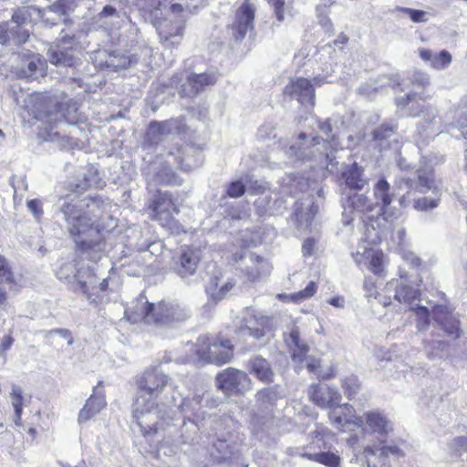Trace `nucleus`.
<instances>
[{
	"label": "nucleus",
	"instance_id": "obj_23",
	"mask_svg": "<svg viewBox=\"0 0 467 467\" xmlns=\"http://www.w3.org/2000/svg\"><path fill=\"white\" fill-rule=\"evenodd\" d=\"M361 417L363 419V424L366 423L368 430L373 433L383 436L387 435L392 430L389 420L379 411H368Z\"/></svg>",
	"mask_w": 467,
	"mask_h": 467
},
{
	"label": "nucleus",
	"instance_id": "obj_46",
	"mask_svg": "<svg viewBox=\"0 0 467 467\" xmlns=\"http://www.w3.org/2000/svg\"><path fill=\"white\" fill-rule=\"evenodd\" d=\"M417 180H418V184L420 187L419 191L420 192H425L431 189L433 180L428 174H426V173L419 174Z\"/></svg>",
	"mask_w": 467,
	"mask_h": 467
},
{
	"label": "nucleus",
	"instance_id": "obj_15",
	"mask_svg": "<svg viewBox=\"0 0 467 467\" xmlns=\"http://www.w3.org/2000/svg\"><path fill=\"white\" fill-rule=\"evenodd\" d=\"M310 400L321 409L332 408L341 401V395L336 389L328 386L312 384L309 388Z\"/></svg>",
	"mask_w": 467,
	"mask_h": 467
},
{
	"label": "nucleus",
	"instance_id": "obj_30",
	"mask_svg": "<svg viewBox=\"0 0 467 467\" xmlns=\"http://www.w3.org/2000/svg\"><path fill=\"white\" fill-rule=\"evenodd\" d=\"M265 263L264 259L258 255L254 256V265L243 270L245 280L249 283H254L261 279L265 274Z\"/></svg>",
	"mask_w": 467,
	"mask_h": 467
},
{
	"label": "nucleus",
	"instance_id": "obj_27",
	"mask_svg": "<svg viewBox=\"0 0 467 467\" xmlns=\"http://www.w3.org/2000/svg\"><path fill=\"white\" fill-rule=\"evenodd\" d=\"M277 387H267L259 389L255 394L256 403L263 408L273 409L280 399Z\"/></svg>",
	"mask_w": 467,
	"mask_h": 467
},
{
	"label": "nucleus",
	"instance_id": "obj_57",
	"mask_svg": "<svg viewBox=\"0 0 467 467\" xmlns=\"http://www.w3.org/2000/svg\"><path fill=\"white\" fill-rule=\"evenodd\" d=\"M336 374H337V371H336V368L335 367L331 366L327 371H326L325 373H322L320 375H318V379H324V380H327V379H331L333 378L336 377Z\"/></svg>",
	"mask_w": 467,
	"mask_h": 467
},
{
	"label": "nucleus",
	"instance_id": "obj_11",
	"mask_svg": "<svg viewBox=\"0 0 467 467\" xmlns=\"http://www.w3.org/2000/svg\"><path fill=\"white\" fill-rule=\"evenodd\" d=\"M76 47L77 43L74 36L61 37L57 45L48 51L50 62L56 66L73 67L76 61Z\"/></svg>",
	"mask_w": 467,
	"mask_h": 467
},
{
	"label": "nucleus",
	"instance_id": "obj_58",
	"mask_svg": "<svg viewBox=\"0 0 467 467\" xmlns=\"http://www.w3.org/2000/svg\"><path fill=\"white\" fill-rule=\"evenodd\" d=\"M82 183H77L74 185L73 191L76 192H81L86 191L88 187V180L85 177Z\"/></svg>",
	"mask_w": 467,
	"mask_h": 467
},
{
	"label": "nucleus",
	"instance_id": "obj_55",
	"mask_svg": "<svg viewBox=\"0 0 467 467\" xmlns=\"http://www.w3.org/2000/svg\"><path fill=\"white\" fill-rule=\"evenodd\" d=\"M77 285L78 287V290L84 294L88 299H91V295L89 293V286L87 282L78 280L77 282Z\"/></svg>",
	"mask_w": 467,
	"mask_h": 467
},
{
	"label": "nucleus",
	"instance_id": "obj_35",
	"mask_svg": "<svg viewBox=\"0 0 467 467\" xmlns=\"http://www.w3.org/2000/svg\"><path fill=\"white\" fill-rule=\"evenodd\" d=\"M77 0H56L49 9L59 16L67 15L69 11H73L77 7Z\"/></svg>",
	"mask_w": 467,
	"mask_h": 467
},
{
	"label": "nucleus",
	"instance_id": "obj_53",
	"mask_svg": "<svg viewBox=\"0 0 467 467\" xmlns=\"http://www.w3.org/2000/svg\"><path fill=\"white\" fill-rule=\"evenodd\" d=\"M307 370L311 373H317L321 368V361L317 358H310L306 364Z\"/></svg>",
	"mask_w": 467,
	"mask_h": 467
},
{
	"label": "nucleus",
	"instance_id": "obj_32",
	"mask_svg": "<svg viewBox=\"0 0 467 467\" xmlns=\"http://www.w3.org/2000/svg\"><path fill=\"white\" fill-rule=\"evenodd\" d=\"M341 387L345 396L348 400H352L358 390L360 389L361 384L358 378L355 375L345 377L341 381Z\"/></svg>",
	"mask_w": 467,
	"mask_h": 467
},
{
	"label": "nucleus",
	"instance_id": "obj_20",
	"mask_svg": "<svg viewBox=\"0 0 467 467\" xmlns=\"http://www.w3.org/2000/svg\"><path fill=\"white\" fill-rule=\"evenodd\" d=\"M101 385L102 381H99L97 387L93 389V394L90 395L83 408L79 410L78 417L79 423L87 422L105 408L107 402L104 392L96 394L98 387Z\"/></svg>",
	"mask_w": 467,
	"mask_h": 467
},
{
	"label": "nucleus",
	"instance_id": "obj_47",
	"mask_svg": "<svg viewBox=\"0 0 467 467\" xmlns=\"http://www.w3.org/2000/svg\"><path fill=\"white\" fill-rule=\"evenodd\" d=\"M58 335L61 337L65 338L67 342V345H72L74 342V337L70 330L66 328H56L51 329L47 332V336Z\"/></svg>",
	"mask_w": 467,
	"mask_h": 467
},
{
	"label": "nucleus",
	"instance_id": "obj_9",
	"mask_svg": "<svg viewBox=\"0 0 467 467\" xmlns=\"http://www.w3.org/2000/svg\"><path fill=\"white\" fill-rule=\"evenodd\" d=\"M312 81L306 78H296L284 88V95L295 97L301 106L313 109L316 104L315 86H320L319 78H315Z\"/></svg>",
	"mask_w": 467,
	"mask_h": 467
},
{
	"label": "nucleus",
	"instance_id": "obj_5",
	"mask_svg": "<svg viewBox=\"0 0 467 467\" xmlns=\"http://www.w3.org/2000/svg\"><path fill=\"white\" fill-rule=\"evenodd\" d=\"M125 316L132 323L165 325L181 319L182 310L178 305L161 300L157 304L139 301L125 310Z\"/></svg>",
	"mask_w": 467,
	"mask_h": 467
},
{
	"label": "nucleus",
	"instance_id": "obj_44",
	"mask_svg": "<svg viewBox=\"0 0 467 467\" xmlns=\"http://www.w3.org/2000/svg\"><path fill=\"white\" fill-rule=\"evenodd\" d=\"M235 286V281L234 279L228 280L224 284H223L216 292L215 296L213 298L214 301H220L223 299Z\"/></svg>",
	"mask_w": 467,
	"mask_h": 467
},
{
	"label": "nucleus",
	"instance_id": "obj_33",
	"mask_svg": "<svg viewBox=\"0 0 467 467\" xmlns=\"http://www.w3.org/2000/svg\"><path fill=\"white\" fill-rule=\"evenodd\" d=\"M0 280L8 285H16V277L7 259L0 254Z\"/></svg>",
	"mask_w": 467,
	"mask_h": 467
},
{
	"label": "nucleus",
	"instance_id": "obj_21",
	"mask_svg": "<svg viewBox=\"0 0 467 467\" xmlns=\"http://www.w3.org/2000/svg\"><path fill=\"white\" fill-rule=\"evenodd\" d=\"M341 178L346 186L352 191H362L368 185V180L364 175V168L356 161L343 170Z\"/></svg>",
	"mask_w": 467,
	"mask_h": 467
},
{
	"label": "nucleus",
	"instance_id": "obj_14",
	"mask_svg": "<svg viewBox=\"0 0 467 467\" xmlns=\"http://www.w3.org/2000/svg\"><path fill=\"white\" fill-rule=\"evenodd\" d=\"M331 410L328 414L330 421L335 424L341 431H345L346 428L349 425H354L358 428L363 426V419L360 416L354 414V409L349 404L336 405L330 408Z\"/></svg>",
	"mask_w": 467,
	"mask_h": 467
},
{
	"label": "nucleus",
	"instance_id": "obj_2",
	"mask_svg": "<svg viewBox=\"0 0 467 467\" xmlns=\"http://www.w3.org/2000/svg\"><path fill=\"white\" fill-rule=\"evenodd\" d=\"M61 210L76 248L81 253L101 252L105 240L99 226L86 213L73 216L76 210L73 203H64Z\"/></svg>",
	"mask_w": 467,
	"mask_h": 467
},
{
	"label": "nucleus",
	"instance_id": "obj_24",
	"mask_svg": "<svg viewBox=\"0 0 467 467\" xmlns=\"http://www.w3.org/2000/svg\"><path fill=\"white\" fill-rule=\"evenodd\" d=\"M418 53L423 61L429 62L431 67L438 70L449 67L452 60L451 53L445 49L433 54L431 50L421 47L419 48Z\"/></svg>",
	"mask_w": 467,
	"mask_h": 467
},
{
	"label": "nucleus",
	"instance_id": "obj_10",
	"mask_svg": "<svg viewBox=\"0 0 467 467\" xmlns=\"http://www.w3.org/2000/svg\"><path fill=\"white\" fill-rule=\"evenodd\" d=\"M255 6L250 0H244L234 13V22L230 26L233 37L236 41L243 40L248 31L254 29Z\"/></svg>",
	"mask_w": 467,
	"mask_h": 467
},
{
	"label": "nucleus",
	"instance_id": "obj_6",
	"mask_svg": "<svg viewBox=\"0 0 467 467\" xmlns=\"http://www.w3.org/2000/svg\"><path fill=\"white\" fill-rule=\"evenodd\" d=\"M195 354L202 361L223 366L234 358V346L232 340L224 337L221 333L203 335L197 339Z\"/></svg>",
	"mask_w": 467,
	"mask_h": 467
},
{
	"label": "nucleus",
	"instance_id": "obj_42",
	"mask_svg": "<svg viewBox=\"0 0 467 467\" xmlns=\"http://www.w3.org/2000/svg\"><path fill=\"white\" fill-rule=\"evenodd\" d=\"M266 2L273 8L277 21L283 22L285 20V0H266Z\"/></svg>",
	"mask_w": 467,
	"mask_h": 467
},
{
	"label": "nucleus",
	"instance_id": "obj_43",
	"mask_svg": "<svg viewBox=\"0 0 467 467\" xmlns=\"http://www.w3.org/2000/svg\"><path fill=\"white\" fill-rule=\"evenodd\" d=\"M221 277L222 275H213L209 278L208 284L206 285V292L210 294L211 297L213 299L217 291H219L221 287Z\"/></svg>",
	"mask_w": 467,
	"mask_h": 467
},
{
	"label": "nucleus",
	"instance_id": "obj_36",
	"mask_svg": "<svg viewBox=\"0 0 467 467\" xmlns=\"http://www.w3.org/2000/svg\"><path fill=\"white\" fill-rule=\"evenodd\" d=\"M417 317V327L420 330H425L430 326V311L426 306H417L415 309Z\"/></svg>",
	"mask_w": 467,
	"mask_h": 467
},
{
	"label": "nucleus",
	"instance_id": "obj_7",
	"mask_svg": "<svg viewBox=\"0 0 467 467\" xmlns=\"http://www.w3.org/2000/svg\"><path fill=\"white\" fill-rule=\"evenodd\" d=\"M215 386L225 397H241L253 389V381L246 372L229 367L217 373Z\"/></svg>",
	"mask_w": 467,
	"mask_h": 467
},
{
	"label": "nucleus",
	"instance_id": "obj_12",
	"mask_svg": "<svg viewBox=\"0 0 467 467\" xmlns=\"http://www.w3.org/2000/svg\"><path fill=\"white\" fill-rule=\"evenodd\" d=\"M46 71V60L38 54L30 53L21 57L20 65L16 69V74L20 78L35 80L44 77Z\"/></svg>",
	"mask_w": 467,
	"mask_h": 467
},
{
	"label": "nucleus",
	"instance_id": "obj_40",
	"mask_svg": "<svg viewBox=\"0 0 467 467\" xmlns=\"http://www.w3.org/2000/svg\"><path fill=\"white\" fill-rule=\"evenodd\" d=\"M401 13L406 14L410 16L411 21L414 23H420L425 22L427 20L426 18V12L422 10L418 9H412L409 7H400L399 9Z\"/></svg>",
	"mask_w": 467,
	"mask_h": 467
},
{
	"label": "nucleus",
	"instance_id": "obj_31",
	"mask_svg": "<svg viewBox=\"0 0 467 467\" xmlns=\"http://www.w3.org/2000/svg\"><path fill=\"white\" fill-rule=\"evenodd\" d=\"M11 398H12V405L15 410V419L14 422L16 426L22 425V414H23V408H24V399H23V392L22 389L15 386L12 389L11 392Z\"/></svg>",
	"mask_w": 467,
	"mask_h": 467
},
{
	"label": "nucleus",
	"instance_id": "obj_63",
	"mask_svg": "<svg viewBox=\"0 0 467 467\" xmlns=\"http://www.w3.org/2000/svg\"><path fill=\"white\" fill-rule=\"evenodd\" d=\"M16 36L19 43H25L29 38V33L27 31L17 32Z\"/></svg>",
	"mask_w": 467,
	"mask_h": 467
},
{
	"label": "nucleus",
	"instance_id": "obj_52",
	"mask_svg": "<svg viewBox=\"0 0 467 467\" xmlns=\"http://www.w3.org/2000/svg\"><path fill=\"white\" fill-rule=\"evenodd\" d=\"M13 343L14 338L10 334L4 336L0 343V354L5 353L11 348Z\"/></svg>",
	"mask_w": 467,
	"mask_h": 467
},
{
	"label": "nucleus",
	"instance_id": "obj_59",
	"mask_svg": "<svg viewBox=\"0 0 467 467\" xmlns=\"http://www.w3.org/2000/svg\"><path fill=\"white\" fill-rule=\"evenodd\" d=\"M318 128L320 130L324 131L327 135L332 132V126L328 120L322 121L319 123Z\"/></svg>",
	"mask_w": 467,
	"mask_h": 467
},
{
	"label": "nucleus",
	"instance_id": "obj_41",
	"mask_svg": "<svg viewBox=\"0 0 467 467\" xmlns=\"http://www.w3.org/2000/svg\"><path fill=\"white\" fill-rule=\"evenodd\" d=\"M439 200L431 199L428 197L419 198L414 202L415 209L419 211H427L437 207Z\"/></svg>",
	"mask_w": 467,
	"mask_h": 467
},
{
	"label": "nucleus",
	"instance_id": "obj_16",
	"mask_svg": "<svg viewBox=\"0 0 467 467\" xmlns=\"http://www.w3.org/2000/svg\"><path fill=\"white\" fill-rule=\"evenodd\" d=\"M321 448H326L325 442L322 439H317V441H313L304 448L305 451L301 453V457L326 467H340L341 458L337 453L332 451H310L311 450Z\"/></svg>",
	"mask_w": 467,
	"mask_h": 467
},
{
	"label": "nucleus",
	"instance_id": "obj_25",
	"mask_svg": "<svg viewBox=\"0 0 467 467\" xmlns=\"http://www.w3.org/2000/svg\"><path fill=\"white\" fill-rule=\"evenodd\" d=\"M373 195L377 204L380 206L383 213H386L389 206L392 203L394 194L390 192V184L385 177H381L373 186Z\"/></svg>",
	"mask_w": 467,
	"mask_h": 467
},
{
	"label": "nucleus",
	"instance_id": "obj_64",
	"mask_svg": "<svg viewBox=\"0 0 467 467\" xmlns=\"http://www.w3.org/2000/svg\"><path fill=\"white\" fill-rule=\"evenodd\" d=\"M7 301V294L5 290L0 288V305L5 304Z\"/></svg>",
	"mask_w": 467,
	"mask_h": 467
},
{
	"label": "nucleus",
	"instance_id": "obj_22",
	"mask_svg": "<svg viewBox=\"0 0 467 467\" xmlns=\"http://www.w3.org/2000/svg\"><path fill=\"white\" fill-rule=\"evenodd\" d=\"M158 33L162 44L170 47L178 45L179 41L173 42V38H182L184 32V26L177 21L164 20L159 24Z\"/></svg>",
	"mask_w": 467,
	"mask_h": 467
},
{
	"label": "nucleus",
	"instance_id": "obj_49",
	"mask_svg": "<svg viewBox=\"0 0 467 467\" xmlns=\"http://www.w3.org/2000/svg\"><path fill=\"white\" fill-rule=\"evenodd\" d=\"M379 452H380V456L386 458L389 454H393V455H400V454H401V450L398 446H396V445L388 446V445L383 444L379 448Z\"/></svg>",
	"mask_w": 467,
	"mask_h": 467
},
{
	"label": "nucleus",
	"instance_id": "obj_4",
	"mask_svg": "<svg viewBox=\"0 0 467 467\" xmlns=\"http://www.w3.org/2000/svg\"><path fill=\"white\" fill-rule=\"evenodd\" d=\"M144 211L151 221L157 222L170 234L179 235L186 233L182 224L175 218L181 210L171 192L157 189L148 199Z\"/></svg>",
	"mask_w": 467,
	"mask_h": 467
},
{
	"label": "nucleus",
	"instance_id": "obj_45",
	"mask_svg": "<svg viewBox=\"0 0 467 467\" xmlns=\"http://www.w3.org/2000/svg\"><path fill=\"white\" fill-rule=\"evenodd\" d=\"M182 183V180L173 171L166 173L165 176H162L161 179V184L164 186H175L181 185Z\"/></svg>",
	"mask_w": 467,
	"mask_h": 467
},
{
	"label": "nucleus",
	"instance_id": "obj_61",
	"mask_svg": "<svg viewBox=\"0 0 467 467\" xmlns=\"http://www.w3.org/2000/svg\"><path fill=\"white\" fill-rule=\"evenodd\" d=\"M348 42V37L346 34L341 33L338 35L337 38L334 40V45H346Z\"/></svg>",
	"mask_w": 467,
	"mask_h": 467
},
{
	"label": "nucleus",
	"instance_id": "obj_1",
	"mask_svg": "<svg viewBox=\"0 0 467 467\" xmlns=\"http://www.w3.org/2000/svg\"><path fill=\"white\" fill-rule=\"evenodd\" d=\"M170 379L156 367L146 368L135 378L138 394L132 404V417L143 437H153L160 430L159 421L150 423L151 412L158 409L156 400L168 386Z\"/></svg>",
	"mask_w": 467,
	"mask_h": 467
},
{
	"label": "nucleus",
	"instance_id": "obj_3",
	"mask_svg": "<svg viewBox=\"0 0 467 467\" xmlns=\"http://www.w3.org/2000/svg\"><path fill=\"white\" fill-rule=\"evenodd\" d=\"M34 116L38 120L49 121L52 117L55 120L64 119L68 123H78L80 120V104L67 95L62 100L48 92L34 93L31 97Z\"/></svg>",
	"mask_w": 467,
	"mask_h": 467
},
{
	"label": "nucleus",
	"instance_id": "obj_39",
	"mask_svg": "<svg viewBox=\"0 0 467 467\" xmlns=\"http://www.w3.org/2000/svg\"><path fill=\"white\" fill-rule=\"evenodd\" d=\"M245 192V186L241 181L232 182L226 190V195L231 198H239Z\"/></svg>",
	"mask_w": 467,
	"mask_h": 467
},
{
	"label": "nucleus",
	"instance_id": "obj_56",
	"mask_svg": "<svg viewBox=\"0 0 467 467\" xmlns=\"http://www.w3.org/2000/svg\"><path fill=\"white\" fill-rule=\"evenodd\" d=\"M117 14V10L114 6L107 5L103 7L102 11L99 13L100 17L111 16Z\"/></svg>",
	"mask_w": 467,
	"mask_h": 467
},
{
	"label": "nucleus",
	"instance_id": "obj_18",
	"mask_svg": "<svg viewBox=\"0 0 467 467\" xmlns=\"http://www.w3.org/2000/svg\"><path fill=\"white\" fill-rule=\"evenodd\" d=\"M433 318L446 332V334L457 339L461 337L460 321L444 306H435Z\"/></svg>",
	"mask_w": 467,
	"mask_h": 467
},
{
	"label": "nucleus",
	"instance_id": "obj_48",
	"mask_svg": "<svg viewBox=\"0 0 467 467\" xmlns=\"http://www.w3.org/2000/svg\"><path fill=\"white\" fill-rule=\"evenodd\" d=\"M27 207L37 218L43 214L41 202L37 199H32L28 201Z\"/></svg>",
	"mask_w": 467,
	"mask_h": 467
},
{
	"label": "nucleus",
	"instance_id": "obj_29",
	"mask_svg": "<svg viewBox=\"0 0 467 467\" xmlns=\"http://www.w3.org/2000/svg\"><path fill=\"white\" fill-rule=\"evenodd\" d=\"M317 291V284L311 281L307 284L305 289L292 293L290 295H279L280 298H287L293 303H301L315 296Z\"/></svg>",
	"mask_w": 467,
	"mask_h": 467
},
{
	"label": "nucleus",
	"instance_id": "obj_60",
	"mask_svg": "<svg viewBox=\"0 0 467 467\" xmlns=\"http://www.w3.org/2000/svg\"><path fill=\"white\" fill-rule=\"evenodd\" d=\"M328 303L335 307H342L344 305V298L342 296H334L328 300Z\"/></svg>",
	"mask_w": 467,
	"mask_h": 467
},
{
	"label": "nucleus",
	"instance_id": "obj_50",
	"mask_svg": "<svg viewBox=\"0 0 467 467\" xmlns=\"http://www.w3.org/2000/svg\"><path fill=\"white\" fill-rule=\"evenodd\" d=\"M453 444L456 451L461 455L462 451L467 449V437L459 436L454 438Z\"/></svg>",
	"mask_w": 467,
	"mask_h": 467
},
{
	"label": "nucleus",
	"instance_id": "obj_8",
	"mask_svg": "<svg viewBox=\"0 0 467 467\" xmlns=\"http://www.w3.org/2000/svg\"><path fill=\"white\" fill-rule=\"evenodd\" d=\"M202 261L200 247L184 244L171 257V269L182 278L193 275Z\"/></svg>",
	"mask_w": 467,
	"mask_h": 467
},
{
	"label": "nucleus",
	"instance_id": "obj_19",
	"mask_svg": "<svg viewBox=\"0 0 467 467\" xmlns=\"http://www.w3.org/2000/svg\"><path fill=\"white\" fill-rule=\"evenodd\" d=\"M273 329V324L270 317L260 315L252 316L245 320V325L239 327V331L254 337V339H260L266 334L271 332Z\"/></svg>",
	"mask_w": 467,
	"mask_h": 467
},
{
	"label": "nucleus",
	"instance_id": "obj_51",
	"mask_svg": "<svg viewBox=\"0 0 467 467\" xmlns=\"http://www.w3.org/2000/svg\"><path fill=\"white\" fill-rule=\"evenodd\" d=\"M417 94L416 93H409L401 98L396 99V105L400 108H405L408 106L412 100L415 99Z\"/></svg>",
	"mask_w": 467,
	"mask_h": 467
},
{
	"label": "nucleus",
	"instance_id": "obj_37",
	"mask_svg": "<svg viewBox=\"0 0 467 467\" xmlns=\"http://www.w3.org/2000/svg\"><path fill=\"white\" fill-rule=\"evenodd\" d=\"M395 133V127L383 123L373 131V138L378 140H387Z\"/></svg>",
	"mask_w": 467,
	"mask_h": 467
},
{
	"label": "nucleus",
	"instance_id": "obj_13",
	"mask_svg": "<svg viewBox=\"0 0 467 467\" xmlns=\"http://www.w3.org/2000/svg\"><path fill=\"white\" fill-rule=\"evenodd\" d=\"M217 75L214 72L192 73L187 77L186 84L182 86L180 95L182 98H193L206 88L215 85Z\"/></svg>",
	"mask_w": 467,
	"mask_h": 467
},
{
	"label": "nucleus",
	"instance_id": "obj_17",
	"mask_svg": "<svg viewBox=\"0 0 467 467\" xmlns=\"http://www.w3.org/2000/svg\"><path fill=\"white\" fill-rule=\"evenodd\" d=\"M248 373L253 375L258 381L265 384H271L275 379V372L269 360L261 355L251 357L245 366Z\"/></svg>",
	"mask_w": 467,
	"mask_h": 467
},
{
	"label": "nucleus",
	"instance_id": "obj_34",
	"mask_svg": "<svg viewBox=\"0 0 467 467\" xmlns=\"http://www.w3.org/2000/svg\"><path fill=\"white\" fill-rule=\"evenodd\" d=\"M351 205L362 213H368L374 209V203L364 194H354L351 197Z\"/></svg>",
	"mask_w": 467,
	"mask_h": 467
},
{
	"label": "nucleus",
	"instance_id": "obj_38",
	"mask_svg": "<svg viewBox=\"0 0 467 467\" xmlns=\"http://www.w3.org/2000/svg\"><path fill=\"white\" fill-rule=\"evenodd\" d=\"M383 257L382 252H376L370 258L369 269L375 275H380L383 272Z\"/></svg>",
	"mask_w": 467,
	"mask_h": 467
},
{
	"label": "nucleus",
	"instance_id": "obj_26",
	"mask_svg": "<svg viewBox=\"0 0 467 467\" xmlns=\"http://www.w3.org/2000/svg\"><path fill=\"white\" fill-rule=\"evenodd\" d=\"M288 346L292 351V358L294 360H304L309 351L307 344L301 339L298 327L291 329L288 336Z\"/></svg>",
	"mask_w": 467,
	"mask_h": 467
},
{
	"label": "nucleus",
	"instance_id": "obj_62",
	"mask_svg": "<svg viewBox=\"0 0 467 467\" xmlns=\"http://www.w3.org/2000/svg\"><path fill=\"white\" fill-rule=\"evenodd\" d=\"M364 288L369 293V296H373L374 292H376V285L370 281L365 282Z\"/></svg>",
	"mask_w": 467,
	"mask_h": 467
},
{
	"label": "nucleus",
	"instance_id": "obj_28",
	"mask_svg": "<svg viewBox=\"0 0 467 467\" xmlns=\"http://www.w3.org/2000/svg\"><path fill=\"white\" fill-rule=\"evenodd\" d=\"M173 119L169 120H152L150 122L147 136L150 141L158 142L162 136L171 133V123Z\"/></svg>",
	"mask_w": 467,
	"mask_h": 467
},
{
	"label": "nucleus",
	"instance_id": "obj_54",
	"mask_svg": "<svg viewBox=\"0 0 467 467\" xmlns=\"http://www.w3.org/2000/svg\"><path fill=\"white\" fill-rule=\"evenodd\" d=\"M377 448L372 446H367L363 450V455L367 461L368 467H375L371 465L370 458L376 454Z\"/></svg>",
	"mask_w": 467,
	"mask_h": 467
}]
</instances>
